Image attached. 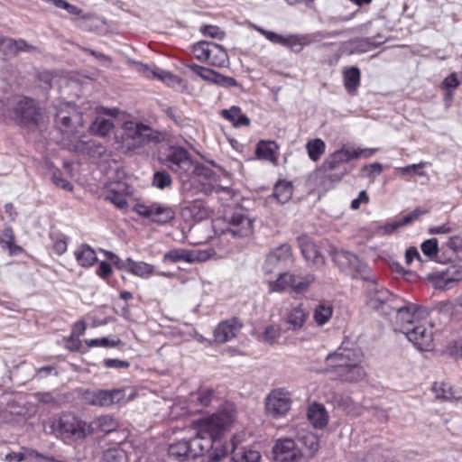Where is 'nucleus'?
<instances>
[{
    "label": "nucleus",
    "mask_w": 462,
    "mask_h": 462,
    "mask_svg": "<svg viewBox=\"0 0 462 462\" xmlns=\"http://www.w3.org/2000/svg\"><path fill=\"white\" fill-rule=\"evenodd\" d=\"M236 409L232 403H225L211 416L201 420L200 430L193 438L186 439L191 461L203 456L206 452L213 451L208 457L209 462H218L228 453V448L223 447L220 436L234 422Z\"/></svg>",
    "instance_id": "nucleus-1"
},
{
    "label": "nucleus",
    "mask_w": 462,
    "mask_h": 462,
    "mask_svg": "<svg viewBox=\"0 0 462 462\" xmlns=\"http://www.w3.org/2000/svg\"><path fill=\"white\" fill-rule=\"evenodd\" d=\"M363 354L358 348H349L340 346L334 353L326 357L327 372L333 373L335 378L355 383L363 380L366 373L361 365Z\"/></svg>",
    "instance_id": "nucleus-2"
},
{
    "label": "nucleus",
    "mask_w": 462,
    "mask_h": 462,
    "mask_svg": "<svg viewBox=\"0 0 462 462\" xmlns=\"http://www.w3.org/2000/svg\"><path fill=\"white\" fill-rule=\"evenodd\" d=\"M366 303L374 310H381L385 315H395V321L391 319L393 328L395 332H403L404 328V306L395 305L397 298L387 289L380 285L376 279L370 274V279L366 280Z\"/></svg>",
    "instance_id": "nucleus-3"
},
{
    "label": "nucleus",
    "mask_w": 462,
    "mask_h": 462,
    "mask_svg": "<svg viewBox=\"0 0 462 462\" xmlns=\"http://www.w3.org/2000/svg\"><path fill=\"white\" fill-rule=\"evenodd\" d=\"M16 122L29 129H34L42 117L36 100L26 97H18L14 104Z\"/></svg>",
    "instance_id": "nucleus-4"
},
{
    "label": "nucleus",
    "mask_w": 462,
    "mask_h": 462,
    "mask_svg": "<svg viewBox=\"0 0 462 462\" xmlns=\"http://www.w3.org/2000/svg\"><path fill=\"white\" fill-rule=\"evenodd\" d=\"M314 280L313 274L300 276L291 273H279L275 281L269 282V291L281 293L291 289L295 293H302L308 290Z\"/></svg>",
    "instance_id": "nucleus-5"
},
{
    "label": "nucleus",
    "mask_w": 462,
    "mask_h": 462,
    "mask_svg": "<svg viewBox=\"0 0 462 462\" xmlns=\"http://www.w3.org/2000/svg\"><path fill=\"white\" fill-rule=\"evenodd\" d=\"M333 261L338 268L353 276H359L363 280L370 279V270L367 264L357 255L344 250L335 251Z\"/></svg>",
    "instance_id": "nucleus-6"
},
{
    "label": "nucleus",
    "mask_w": 462,
    "mask_h": 462,
    "mask_svg": "<svg viewBox=\"0 0 462 462\" xmlns=\"http://www.w3.org/2000/svg\"><path fill=\"white\" fill-rule=\"evenodd\" d=\"M194 162L190 153L183 147H171L166 156L168 168L178 175L184 182L190 180V172Z\"/></svg>",
    "instance_id": "nucleus-7"
},
{
    "label": "nucleus",
    "mask_w": 462,
    "mask_h": 462,
    "mask_svg": "<svg viewBox=\"0 0 462 462\" xmlns=\"http://www.w3.org/2000/svg\"><path fill=\"white\" fill-rule=\"evenodd\" d=\"M346 172V166L338 162L333 163L332 157L329 155L321 168L315 172L317 186L325 191L328 190L342 179Z\"/></svg>",
    "instance_id": "nucleus-8"
},
{
    "label": "nucleus",
    "mask_w": 462,
    "mask_h": 462,
    "mask_svg": "<svg viewBox=\"0 0 462 462\" xmlns=\"http://www.w3.org/2000/svg\"><path fill=\"white\" fill-rule=\"evenodd\" d=\"M134 210L137 215L160 225L170 223L176 215L172 207L159 202L149 205L138 203Z\"/></svg>",
    "instance_id": "nucleus-9"
},
{
    "label": "nucleus",
    "mask_w": 462,
    "mask_h": 462,
    "mask_svg": "<svg viewBox=\"0 0 462 462\" xmlns=\"http://www.w3.org/2000/svg\"><path fill=\"white\" fill-rule=\"evenodd\" d=\"M57 431L64 439L78 440L88 433L87 423L71 414H63L59 419Z\"/></svg>",
    "instance_id": "nucleus-10"
},
{
    "label": "nucleus",
    "mask_w": 462,
    "mask_h": 462,
    "mask_svg": "<svg viewBox=\"0 0 462 462\" xmlns=\"http://www.w3.org/2000/svg\"><path fill=\"white\" fill-rule=\"evenodd\" d=\"M125 397V391L122 389L113 390H87L83 393L82 398L87 404L107 407L115 403H119Z\"/></svg>",
    "instance_id": "nucleus-11"
},
{
    "label": "nucleus",
    "mask_w": 462,
    "mask_h": 462,
    "mask_svg": "<svg viewBox=\"0 0 462 462\" xmlns=\"http://www.w3.org/2000/svg\"><path fill=\"white\" fill-rule=\"evenodd\" d=\"M291 404L290 393L283 389H275L266 397V412L273 418L282 417L291 409Z\"/></svg>",
    "instance_id": "nucleus-12"
},
{
    "label": "nucleus",
    "mask_w": 462,
    "mask_h": 462,
    "mask_svg": "<svg viewBox=\"0 0 462 462\" xmlns=\"http://www.w3.org/2000/svg\"><path fill=\"white\" fill-rule=\"evenodd\" d=\"M226 221L229 225L226 231L233 236L244 237L252 233L253 220L242 208H237L230 215H227Z\"/></svg>",
    "instance_id": "nucleus-13"
},
{
    "label": "nucleus",
    "mask_w": 462,
    "mask_h": 462,
    "mask_svg": "<svg viewBox=\"0 0 462 462\" xmlns=\"http://www.w3.org/2000/svg\"><path fill=\"white\" fill-rule=\"evenodd\" d=\"M55 124L60 131L68 132L82 125V116L70 104H61L55 114Z\"/></svg>",
    "instance_id": "nucleus-14"
},
{
    "label": "nucleus",
    "mask_w": 462,
    "mask_h": 462,
    "mask_svg": "<svg viewBox=\"0 0 462 462\" xmlns=\"http://www.w3.org/2000/svg\"><path fill=\"white\" fill-rule=\"evenodd\" d=\"M406 339L413 348L419 351H429L432 348V333L427 329L424 324L411 328L406 327Z\"/></svg>",
    "instance_id": "nucleus-15"
},
{
    "label": "nucleus",
    "mask_w": 462,
    "mask_h": 462,
    "mask_svg": "<svg viewBox=\"0 0 462 462\" xmlns=\"http://www.w3.org/2000/svg\"><path fill=\"white\" fill-rule=\"evenodd\" d=\"M291 248L288 244H283L273 249L267 255L263 264L265 274L273 273L276 270L282 269L291 259Z\"/></svg>",
    "instance_id": "nucleus-16"
},
{
    "label": "nucleus",
    "mask_w": 462,
    "mask_h": 462,
    "mask_svg": "<svg viewBox=\"0 0 462 462\" xmlns=\"http://www.w3.org/2000/svg\"><path fill=\"white\" fill-rule=\"evenodd\" d=\"M273 454L275 462H295L300 457V451L291 438L277 440Z\"/></svg>",
    "instance_id": "nucleus-17"
},
{
    "label": "nucleus",
    "mask_w": 462,
    "mask_h": 462,
    "mask_svg": "<svg viewBox=\"0 0 462 462\" xmlns=\"http://www.w3.org/2000/svg\"><path fill=\"white\" fill-rule=\"evenodd\" d=\"M126 138L134 140L138 144H144L151 141L159 142L156 132L143 124L126 122L124 125Z\"/></svg>",
    "instance_id": "nucleus-18"
},
{
    "label": "nucleus",
    "mask_w": 462,
    "mask_h": 462,
    "mask_svg": "<svg viewBox=\"0 0 462 462\" xmlns=\"http://www.w3.org/2000/svg\"><path fill=\"white\" fill-rule=\"evenodd\" d=\"M242 326L243 324L236 318L220 322L214 330L215 341L220 344L230 341L238 335Z\"/></svg>",
    "instance_id": "nucleus-19"
},
{
    "label": "nucleus",
    "mask_w": 462,
    "mask_h": 462,
    "mask_svg": "<svg viewBox=\"0 0 462 462\" xmlns=\"http://www.w3.org/2000/svg\"><path fill=\"white\" fill-rule=\"evenodd\" d=\"M34 50V46L28 44L23 39L0 36V51L7 58L14 57L20 52H31Z\"/></svg>",
    "instance_id": "nucleus-20"
},
{
    "label": "nucleus",
    "mask_w": 462,
    "mask_h": 462,
    "mask_svg": "<svg viewBox=\"0 0 462 462\" xmlns=\"http://www.w3.org/2000/svg\"><path fill=\"white\" fill-rule=\"evenodd\" d=\"M293 439L300 451V457L304 456L312 457L319 449V439L310 431L300 430L296 439Z\"/></svg>",
    "instance_id": "nucleus-21"
},
{
    "label": "nucleus",
    "mask_w": 462,
    "mask_h": 462,
    "mask_svg": "<svg viewBox=\"0 0 462 462\" xmlns=\"http://www.w3.org/2000/svg\"><path fill=\"white\" fill-rule=\"evenodd\" d=\"M207 254L201 251H189L186 249H173L164 254V260L171 263L186 262L194 263L205 261Z\"/></svg>",
    "instance_id": "nucleus-22"
},
{
    "label": "nucleus",
    "mask_w": 462,
    "mask_h": 462,
    "mask_svg": "<svg viewBox=\"0 0 462 462\" xmlns=\"http://www.w3.org/2000/svg\"><path fill=\"white\" fill-rule=\"evenodd\" d=\"M430 310L419 303L406 301V327H413L426 322Z\"/></svg>",
    "instance_id": "nucleus-23"
},
{
    "label": "nucleus",
    "mask_w": 462,
    "mask_h": 462,
    "mask_svg": "<svg viewBox=\"0 0 462 462\" xmlns=\"http://www.w3.org/2000/svg\"><path fill=\"white\" fill-rule=\"evenodd\" d=\"M308 318L309 311L302 304L291 307L285 316V322L288 325V329L292 331L300 329L306 323Z\"/></svg>",
    "instance_id": "nucleus-24"
},
{
    "label": "nucleus",
    "mask_w": 462,
    "mask_h": 462,
    "mask_svg": "<svg viewBox=\"0 0 462 462\" xmlns=\"http://www.w3.org/2000/svg\"><path fill=\"white\" fill-rule=\"evenodd\" d=\"M425 280L429 282L435 290L445 291L451 289L455 284L453 280L444 271L428 273Z\"/></svg>",
    "instance_id": "nucleus-25"
},
{
    "label": "nucleus",
    "mask_w": 462,
    "mask_h": 462,
    "mask_svg": "<svg viewBox=\"0 0 462 462\" xmlns=\"http://www.w3.org/2000/svg\"><path fill=\"white\" fill-rule=\"evenodd\" d=\"M279 146L273 141H260L257 143L255 153L258 158L277 163V150Z\"/></svg>",
    "instance_id": "nucleus-26"
},
{
    "label": "nucleus",
    "mask_w": 462,
    "mask_h": 462,
    "mask_svg": "<svg viewBox=\"0 0 462 462\" xmlns=\"http://www.w3.org/2000/svg\"><path fill=\"white\" fill-rule=\"evenodd\" d=\"M228 448V452H232L230 462H259L261 455L258 451L252 449L236 450V444L232 441L231 444L225 446Z\"/></svg>",
    "instance_id": "nucleus-27"
},
{
    "label": "nucleus",
    "mask_w": 462,
    "mask_h": 462,
    "mask_svg": "<svg viewBox=\"0 0 462 462\" xmlns=\"http://www.w3.org/2000/svg\"><path fill=\"white\" fill-rule=\"evenodd\" d=\"M221 116L235 127L246 126L250 124L248 116L243 114L241 108L236 106H233L229 109H223Z\"/></svg>",
    "instance_id": "nucleus-28"
},
{
    "label": "nucleus",
    "mask_w": 462,
    "mask_h": 462,
    "mask_svg": "<svg viewBox=\"0 0 462 462\" xmlns=\"http://www.w3.org/2000/svg\"><path fill=\"white\" fill-rule=\"evenodd\" d=\"M77 262L82 267H90L97 262L96 251L88 245L83 244L74 252Z\"/></svg>",
    "instance_id": "nucleus-29"
},
{
    "label": "nucleus",
    "mask_w": 462,
    "mask_h": 462,
    "mask_svg": "<svg viewBox=\"0 0 462 462\" xmlns=\"http://www.w3.org/2000/svg\"><path fill=\"white\" fill-rule=\"evenodd\" d=\"M208 62L214 67H226L229 58L226 50L219 44L211 42Z\"/></svg>",
    "instance_id": "nucleus-30"
},
{
    "label": "nucleus",
    "mask_w": 462,
    "mask_h": 462,
    "mask_svg": "<svg viewBox=\"0 0 462 462\" xmlns=\"http://www.w3.org/2000/svg\"><path fill=\"white\" fill-rule=\"evenodd\" d=\"M386 38L381 34L377 33L373 37H365V38H358L353 42L355 45V50L358 52H366L373 49H375L385 42Z\"/></svg>",
    "instance_id": "nucleus-31"
},
{
    "label": "nucleus",
    "mask_w": 462,
    "mask_h": 462,
    "mask_svg": "<svg viewBox=\"0 0 462 462\" xmlns=\"http://www.w3.org/2000/svg\"><path fill=\"white\" fill-rule=\"evenodd\" d=\"M201 79L205 81L225 88L235 87L237 85V82L234 78L221 75L208 68H205V70L201 73Z\"/></svg>",
    "instance_id": "nucleus-32"
},
{
    "label": "nucleus",
    "mask_w": 462,
    "mask_h": 462,
    "mask_svg": "<svg viewBox=\"0 0 462 462\" xmlns=\"http://www.w3.org/2000/svg\"><path fill=\"white\" fill-rule=\"evenodd\" d=\"M308 419L317 429H322L328 423V414L322 404L314 403L308 410Z\"/></svg>",
    "instance_id": "nucleus-33"
},
{
    "label": "nucleus",
    "mask_w": 462,
    "mask_h": 462,
    "mask_svg": "<svg viewBox=\"0 0 462 462\" xmlns=\"http://www.w3.org/2000/svg\"><path fill=\"white\" fill-rule=\"evenodd\" d=\"M197 177L200 181H207L208 184H213L218 181V176L208 167L202 163L194 162L190 172V179Z\"/></svg>",
    "instance_id": "nucleus-34"
},
{
    "label": "nucleus",
    "mask_w": 462,
    "mask_h": 462,
    "mask_svg": "<svg viewBox=\"0 0 462 462\" xmlns=\"http://www.w3.org/2000/svg\"><path fill=\"white\" fill-rule=\"evenodd\" d=\"M431 390L433 393L435 394V397L439 400L442 401H456V402H462V395H453L451 393V385L448 383H438L435 382L431 387Z\"/></svg>",
    "instance_id": "nucleus-35"
},
{
    "label": "nucleus",
    "mask_w": 462,
    "mask_h": 462,
    "mask_svg": "<svg viewBox=\"0 0 462 462\" xmlns=\"http://www.w3.org/2000/svg\"><path fill=\"white\" fill-rule=\"evenodd\" d=\"M16 409L17 405L14 401L0 400V423L14 422L16 416L20 414V411Z\"/></svg>",
    "instance_id": "nucleus-36"
},
{
    "label": "nucleus",
    "mask_w": 462,
    "mask_h": 462,
    "mask_svg": "<svg viewBox=\"0 0 462 462\" xmlns=\"http://www.w3.org/2000/svg\"><path fill=\"white\" fill-rule=\"evenodd\" d=\"M169 456L178 462H190L191 458L189 454L188 444L186 443V439H181L176 443L170 445Z\"/></svg>",
    "instance_id": "nucleus-37"
},
{
    "label": "nucleus",
    "mask_w": 462,
    "mask_h": 462,
    "mask_svg": "<svg viewBox=\"0 0 462 462\" xmlns=\"http://www.w3.org/2000/svg\"><path fill=\"white\" fill-rule=\"evenodd\" d=\"M332 314V304L328 301H321L316 306L314 310L313 319L317 325L323 326L331 319Z\"/></svg>",
    "instance_id": "nucleus-38"
},
{
    "label": "nucleus",
    "mask_w": 462,
    "mask_h": 462,
    "mask_svg": "<svg viewBox=\"0 0 462 462\" xmlns=\"http://www.w3.org/2000/svg\"><path fill=\"white\" fill-rule=\"evenodd\" d=\"M421 251L425 256L438 263H445L447 260L439 254V243L436 238L425 240L420 245Z\"/></svg>",
    "instance_id": "nucleus-39"
},
{
    "label": "nucleus",
    "mask_w": 462,
    "mask_h": 462,
    "mask_svg": "<svg viewBox=\"0 0 462 462\" xmlns=\"http://www.w3.org/2000/svg\"><path fill=\"white\" fill-rule=\"evenodd\" d=\"M402 226H404V217H401L397 220H392L384 225L371 226V232L374 236H390Z\"/></svg>",
    "instance_id": "nucleus-40"
},
{
    "label": "nucleus",
    "mask_w": 462,
    "mask_h": 462,
    "mask_svg": "<svg viewBox=\"0 0 462 462\" xmlns=\"http://www.w3.org/2000/svg\"><path fill=\"white\" fill-rule=\"evenodd\" d=\"M292 185L290 181L281 180L276 183L273 196L280 204L288 202L292 196Z\"/></svg>",
    "instance_id": "nucleus-41"
},
{
    "label": "nucleus",
    "mask_w": 462,
    "mask_h": 462,
    "mask_svg": "<svg viewBox=\"0 0 462 462\" xmlns=\"http://www.w3.org/2000/svg\"><path fill=\"white\" fill-rule=\"evenodd\" d=\"M113 127L114 124L110 119L97 116L95 121L91 124L89 130L95 135L106 136Z\"/></svg>",
    "instance_id": "nucleus-42"
},
{
    "label": "nucleus",
    "mask_w": 462,
    "mask_h": 462,
    "mask_svg": "<svg viewBox=\"0 0 462 462\" xmlns=\"http://www.w3.org/2000/svg\"><path fill=\"white\" fill-rule=\"evenodd\" d=\"M360 83V70L356 67H351L344 72V84L348 92L354 91Z\"/></svg>",
    "instance_id": "nucleus-43"
},
{
    "label": "nucleus",
    "mask_w": 462,
    "mask_h": 462,
    "mask_svg": "<svg viewBox=\"0 0 462 462\" xmlns=\"http://www.w3.org/2000/svg\"><path fill=\"white\" fill-rule=\"evenodd\" d=\"M325 143L321 139L309 141L306 144V149L310 159L317 162L325 152Z\"/></svg>",
    "instance_id": "nucleus-44"
},
{
    "label": "nucleus",
    "mask_w": 462,
    "mask_h": 462,
    "mask_svg": "<svg viewBox=\"0 0 462 462\" xmlns=\"http://www.w3.org/2000/svg\"><path fill=\"white\" fill-rule=\"evenodd\" d=\"M284 42L283 46L290 48L295 52H300L302 51L303 46L309 44L310 42L307 40V36L291 34L286 36Z\"/></svg>",
    "instance_id": "nucleus-45"
},
{
    "label": "nucleus",
    "mask_w": 462,
    "mask_h": 462,
    "mask_svg": "<svg viewBox=\"0 0 462 462\" xmlns=\"http://www.w3.org/2000/svg\"><path fill=\"white\" fill-rule=\"evenodd\" d=\"M105 199L110 201L120 209H125L128 207L125 196L119 189H110L106 192Z\"/></svg>",
    "instance_id": "nucleus-46"
},
{
    "label": "nucleus",
    "mask_w": 462,
    "mask_h": 462,
    "mask_svg": "<svg viewBox=\"0 0 462 462\" xmlns=\"http://www.w3.org/2000/svg\"><path fill=\"white\" fill-rule=\"evenodd\" d=\"M172 184V178L165 171H157L153 173L152 177V186L156 187L159 189H164L167 188H171Z\"/></svg>",
    "instance_id": "nucleus-47"
},
{
    "label": "nucleus",
    "mask_w": 462,
    "mask_h": 462,
    "mask_svg": "<svg viewBox=\"0 0 462 462\" xmlns=\"http://www.w3.org/2000/svg\"><path fill=\"white\" fill-rule=\"evenodd\" d=\"M86 345L88 347H105L111 348L116 347L121 345V340L119 338H108V337H101V338H94V339H87L85 341Z\"/></svg>",
    "instance_id": "nucleus-48"
},
{
    "label": "nucleus",
    "mask_w": 462,
    "mask_h": 462,
    "mask_svg": "<svg viewBox=\"0 0 462 462\" xmlns=\"http://www.w3.org/2000/svg\"><path fill=\"white\" fill-rule=\"evenodd\" d=\"M211 42L201 41L192 46V52L197 60L199 61H207L208 60L209 49Z\"/></svg>",
    "instance_id": "nucleus-49"
},
{
    "label": "nucleus",
    "mask_w": 462,
    "mask_h": 462,
    "mask_svg": "<svg viewBox=\"0 0 462 462\" xmlns=\"http://www.w3.org/2000/svg\"><path fill=\"white\" fill-rule=\"evenodd\" d=\"M129 272L136 276L144 277L153 273V266L144 262L132 260Z\"/></svg>",
    "instance_id": "nucleus-50"
},
{
    "label": "nucleus",
    "mask_w": 462,
    "mask_h": 462,
    "mask_svg": "<svg viewBox=\"0 0 462 462\" xmlns=\"http://www.w3.org/2000/svg\"><path fill=\"white\" fill-rule=\"evenodd\" d=\"M460 84L461 80L458 79L457 74L456 72H452L443 79L440 84V88L448 92L451 96Z\"/></svg>",
    "instance_id": "nucleus-51"
},
{
    "label": "nucleus",
    "mask_w": 462,
    "mask_h": 462,
    "mask_svg": "<svg viewBox=\"0 0 462 462\" xmlns=\"http://www.w3.org/2000/svg\"><path fill=\"white\" fill-rule=\"evenodd\" d=\"M352 148L351 147H343L335 152H333L330 156L332 157V162H338L342 166L353 159Z\"/></svg>",
    "instance_id": "nucleus-52"
},
{
    "label": "nucleus",
    "mask_w": 462,
    "mask_h": 462,
    "mask_svg": "<svg viewBox=\"0 0 462 462\" xmlns=\"http://www.w3.org/2000/svg\"><path fill=\"white\" fill-rule=\"evenodd\" d=\"M187 208L192 213L193 217L197 220H201L208 216V209L205 204L200 200L193 201Z\"/></svg>",
    "instance_id": "nucleus-53"
},
{
    "label": "nucleus",
    "mask_w": 462,
    "mask_h": 462,
    "mask_svg": "<svg viewBox=\"0 0 462 462\" xmlns=\"http://www.w3.org/2000/svg\"><path fill=\"white\" fill-rule=\"evenodd\" d=\"M281 337V328L278 326L270 325L264 328L263 338L268 344H274Z\"/></svg>",
    "instance_id": "nucleus-54"
},
{
    "label": "nucleus",
    "mask_w": 462,
    "mask_h": 462,
    "mask_svg": "<svg viewBox=\"0 0 462 462\" xmlns=\"http://www.w3.org/2000/svg\"><path fill=\"white\" fill-rule=\"evenodd\" d=\"M125 456L123 451L110 448L104 452L101 462H125Z\"/></svg>",
    "instance_id": "nucleus-55"
},
{
    "label": "nucleus",
    "mask_w": 462,
    "mask_h": 462,
    "mask_svg": "<svg viewBox=\"0 0 462 462\" xmlns=\"http://www.w3.org/2000/svg\"><path fill=\"white\" fill-rule=\"evenodd\" d=\"M446 353L454 359H462V339L449 342L446 347Z\"/></svg>",
    "instance_id": "nucleus-56"
},
{
    "label": "nucleus",
    "mask_w": 462,
    "mask_h": 462,
    "mask_svg": "<svg viewBox=\"0 0 462 462\" xmlns=\"http://www.w3.org/2000/svg\"><path fill=\"white\" fill-rule=\"evenodd\" d=\"M97 421L100 430L105 433L114 431L117 426L116 421L109 415L99 417Z\"/></svg>",
    "instance_id": "nucleus-57"
},
{
    "label": "nucleus",
    "mask_w": 462,
    "mask_h": 462,
    "mask_svg": "<svg viewBox=\"0 0 462 462\" xmlns=\"http://www.w3.org/2000/svg\"><path fill=\"white\" fill-rule=\"evenodd\" d=\"M383 171L382 164L379 162H374L368 165H365L362 170V176L368 179H374L379 176Z\"/></svg>",
    "instance_id": "nucleus-58"
},
{
    "label": "nucleus",
    "mask_w": 462,
    "mask_h": 462,
    "mask_svg": "<svg viewBox=\"0 0 462 462\" xmlns=\"http://www.w3.org/2000/svg\"><path fill=\"white\" fill-rule=\"evenodd\" d=\"M200 31L205 36L213 39L222 40L226 36L225 32L216 25H205Z\"/></svg>",
    "instance_id": "nucleus-59"
},
{
    "label": "nucleus",
    "mask_w": 462,
    "mask_h": 462,
    "mask_svg": "<svg viewBox=\"0 0 462 462\" xmlns=\"http://www.w3.org/2000/svg\"><path fill=\"white\" fill-rule=\"evenodd\" d=\"M256 31L259 32L262 35H263L267 40H269L273 43L280 44L282 46L284 45L286 36H282L276 32L264 30L260 27H256Z\"/></svg>",
    "instance_id": "nucleus-60"
},
{
    "label": "nucleus",
    "mask_w": 462,
    "mask_h": 462,
    "mask_svg": "<svg viewBox=\"0 0 462 462\" xmlns=\"http://www.w3.org/2000/svg\"><path fill=\"white\" fill-rule=\"evenodd\" d=\"M142 72L148 78H156L162 81H166L167 79H173V76L171 73L164 72V71H155L151 69L148 66L143 65L142 66Z\"/></svg>",
    "instance_id": "nucleus-61"
},
{
    "label": "nucleus",
    "mask_w": 462,
    "mask_h": 462,
    "mask_svg": "<svg viewBox=\"0 0 462 462\" xmlns=\"http://www.w3.org/2000/svg\"><path fill=\"white\" fill-rule=\"evenodd\" d=\"M51 180L56 186L60 187L65 190L70 191L73 189V185L67 180L63 179L62 174L59 170H55L53 171Z\"/></svg>",
    "instance_id": "nucleus-62"
},
{
    "label": "nucleus",
    "mask_w": 462,
    "mask_h": 462,
    "mask_svg": "<svg viewBox=\"0 0 462 462\" xmlns=\"http://www.w3.org/2000/svg\"><path fill=\"white\" fill-rule=\"evenodd\" d=\"M426 163L420 162V163H413L406 165V176H424V167Z\"/></svg>",
    "instance_id": "nucleus-63"
},
{
    "label": "nucleus",
    "mask_w": 462,
    "mask_h": 462,
    "mask_svg": "<svg viewBox=\"0 0 462 462\" xmlns=\"http://www.w3.org/2000/svg\"><path fill=\"white\" fill-rule=\"evenodd\" d=\"M443 271L445 272V273H448V276L451 280H453L454 284L462 280L461 265H451Z\"/></svg>",
    "instance_id": "nucleus-64"
}]
</instances>
